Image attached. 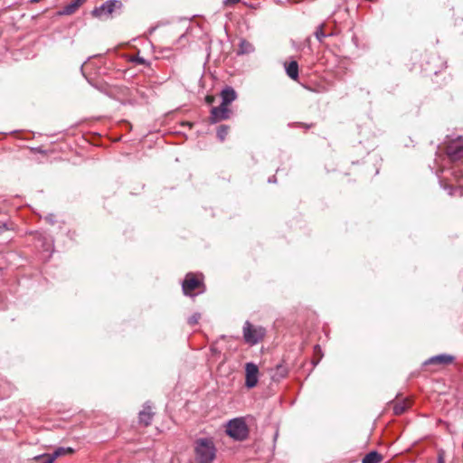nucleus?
I'll list each match as a JSON object with an SVG mask.
<instances>
[{
    "label": "nucleus",
    "mask_w": 463,
    "mask_h": 463,
    "mask_svg": "<svg viewBox=\"0 0 463 463\" xmlns=\"http://www.w3.org/2000/svg\"><path fill=\"white\" fill-rule=\"evenodd\" d=\"M287 75L292 79L297 80L298 77V64L296 61L285 64Z\"/></svg>",
    "instance_id": "nucleus-14"
},
{
    "label": "nucleus",
    "mask_w": 463,
    "mask_h": 463,
    "mask_svg": "<svg viewBox=\"0 0 463 463\" xmlns=\"http://www.w3.org/2000/svg\"><path fill=\"white\" fill-rule=\"evenodd\" d=\"M213 97H211V96H208V97L206 98V101H207L208 103H212V102H213Z\"/></svg>",
    "instance_id": "nucleus-24"
},
{
    "label": "nucleus",
    "mask_w": 463,
    "mask_h": 463,
    "mask_svg": "<svg viewBox=\"0 0 463 463\" xmlns=\"http://www.w3.org/2000/svg\"><path fill=\"white\" fill-rule=\"evenodd\" d=\"M229 132V127L226 125H221L217 129V137L223 141L228 135Z\"/></svg>",
    "instance_id": "nucleus-17"
},
{
    "label": "nucleus",
    "mask_w": 463,
    "mask_h": 463,
    "mask_svg": "<svg viewBox=\"0 0 463 463\" xmlns=\"http://www.w3.org/2000/svg\"><path fill=\"white\" fill-rule=\"evenodd\" d=\"M266 330L262 326H255L249 321L243 326V338L250 345L258 344L265 335Z\"/></svg>",
    "instance_id": "nucleus-3"
},
{
    "label": "nucleus",
    "mask_w": 463,
    "mask_h": 463,
    "mask_svg": "<svg viewBox=\"0 0 463 463\" xmlns=\"http://www.w3.org/2000/svg\"><path fill=\"white\" fill-rule=\"evenodd\" d=\"M315 350H316V351H320V347H319L318 345H316V346H315Z\"/></svg>",
    "instance_id": "nucleus-25"
},
{
    "label": "nucleus",
    "mask_w": 463,
    "mask_h": 463,
    "mask_svg": "<svg viewBox=\"0 0 463 463\" xmlns=\"http://www.w3.org/2000/svg\"><path fill=\"white\" fill-rule=\"evenodd\" d=\"M407 408H408V403L406 402H396L393 406L394 414L400 415V414L403 413Z\"/></svg>",
    "instance_id": "nucleus-16"
},
{
    "label": "nucleus",
    "mask_w": 463,
    "mask_h": 463,
    "mask_svg": "<svg viewBox=\"0 0 463 463\" xmlns=\"http://www.w3.org/2000/svg\"><path fill=\"white\" fill-rule=\"evenodd\" d=\"M33 459L40 463H53L55 461L50 454L39 455L34 457Z\"/></svg>",
    "instance_id": "nucleus-19"
},
{
    "label": "nucleus",
    "mask_w": 463,
    "mask_h": 463,
    "mask_svg": "<svg viewBox=\"0 0 463 463\" xmlns=\"http://www.w3.org/2000/svg\"><path fill=\"white\" fill-rule=\"evenodd\" d=\"M255 51L253 44L246 40H241L237 51L238 55L252 53Z\"/></svg>",
    "instance_id": "nucleus-13"
},
{
    "label": "nucleus",
    "mask_w": 463,
    "mask_h": 463,
    "mask_svg": "<svg viewBox=\"0 0 463 463\" xmlns=\"http://www.w3.org/2000/svg\"><path fill=\"white\" fill-rule=\"evenodd\" d=\"M73 452V449H71V448H67V449H64V448H59L57 449L53 453L50 454L52 458L55 460L57 458L64 455L65 453H72Z\"/></svg>",
    "instance_id": "nucleus-18"
},
{
    "label": "nucleus",
    "mask_w": 463,
    "mask_h": 463,
    "mask_svg": "<svg viewBox=\"0 0 463 463\" xmlns=\"http://www.w3.org/2000/svg\"><path fill=\"white\" fill-rule=\"evenodd\" d=\"M86 0H71L70 4L63 7L61 14L66 15L72 14Z\"/></svg>",
    "instance_id": "nucleus-12"
},
{
    "label": "nucleus",
    "mask_w": 463,
    "mask_h": 463,
    "mask_svg": "<svg viewBox=\"0 0 463 463\" xmlns=\"http://www.w3.org/2000/svg\"><path fill=\"white\" fill-rule=\"evenodd\" d=\"M194 456L196 463H213L216 458V448L208 438H201L195 441Z\"/></svg>",
    "instance_id": "nucleus-2"
},
{
    "label": "nucleus",
    "mask_w": 463,
    "mask_h": 463,
    "mask_svg": "<svg viewBox=\"0 0 463 463\" xmlns=\"http://www.w3.org/2000/svg\"><path fill=\"white\" fill-rule=\"evenodd\" d=\"M122 4L118 0H108L103 3L101 5L95 7L91 14L93 17L99 18L100 20L108 19L110 17L112 13L117 9L120 8Z\"/></svg>",
    "instance_id": "nucleus-5"
},
{
    "label": "nucleus",
    "mask_w": 463,
    "mask_h": 463,
    "mask_svg": "<svg viewBox=\"0 0 463 463\" xmlns=\"http://www.w3.org/2000/svg\"><path fill=\"white\" fill-rule=\"evenodd\" d=\"M222 103L229 106L237 98L236 91L232 87H226L221 92Z\"/></svg>",
    "instance_id": "nucleus-9"
},
{
    "label": "nucleus",
    "mask_w": 463,
    "mask_h": 463,
    "mask_svg": "<svg viewBox=\"0 0 463 463\" xmlns=\"http://www.w3.org/2000/svg\"><path fill=\"white\" fill-rule=\"evenodd\" d=\"M203 282L194 274L188 273L183 281V291L186 296H192L193 292L203 287Z\"/></svg>",
    "instance_id": "nucleus-6"
},
{
    "label": "nucleus",
    "mask_w": 463,
    "mask_h": 463,
    "mask_svg": "<svg viewBox=\"0 0 463 463\" xmlns=\"http://www.w3.org/2000/svg\"><path fill=\"white\" fill-rule=\"evenodd\" d=\"M226 432L234 439L242 440L248 436V427L242 419H233L228 422Z\"/></svg>",
    "instance_id": "nucleus-4"
},
{
    "label": "nucleus",
    "mask_w": 463,
    "mask_h": 463,
    "mask_svg": "<svg viewBox=\"0 0 463 463\" xmlns=\"http://www.w3.org/2000/svg\"><path fill=\"white\" fill-rule=\"evenodd\" d=\"M153 417L152 408L150 405L146 404L144 409L139 412V420L145 425L150 424Z\"/></svg>",
    "instance_id": "nucleus-11"
},
{
    "label": "nucleus",
    "mask_w": 463,
    "mask_h": 463,
    "mask_svg": "<svg viewBox=\"0 0 463 463\" xmlns=\"http://www.w3.org/2000/svg\"><path fill=\"white\" fill-rule=\"evenodd\" d=\"M446 153L449 162L453 164L449 171L454 178L456 186L446 184L444 188L449 189V194L450 195L458 193L461 196L463 195V165L459 161L463 159V137L451 140L446 147Z\"/></svg>",
    "instance_id": "nucleus-1"
},
{
    "label": "nucleus",
    "mask_w": 463,
    "mask_h": 463,
    "mask_svg": "<svg viewBox=\"0 0 463 463\" xmlns=\"http://www.w3.org/2000/svg\"><path fill=\"white\" fill-rule=\"evenodd\" d=\"M453 356L449 354H439L430 358L425 364H449L452 363Z\"/></svg>",
    "instance_id": "nucleus-10"
},
{
    "label": "nucleus",
    "mask_w": 463,
    "mask_h": 463,
    "mask_svg": "<svg viewBox=\"0 0 463 463\" xmlns=\"http://www.w3.org/2000/svg\"><path fill=\"white\" fill-rule=\"evenodd\" d=\"M383 459L382 455L376 451H371L364 456L362 463H379Z\"/></svg>",
    "instance_id": "nucleus-15"
},
{
    "label": "nucleus",
    "mask_w": 463,
    "mask_h": 463,
    "mask_svg": "<svg viewBox=\"0 0 463 463\" xmlns=\"http://www.w3.org/2000/svg\"><path fill=\"white\" fill-rule=\"evenodd\" d=\"M269 183H270V182H275V179H274V178H269Z\"/></svg>",
    "instance_id": "nucleus-26"
},
{
    "label": "nucleus",
    "mask_w": 463,
    "mask_h": 463,
    "mask_svg": "<svg viewBox=\"0 0 463 463\" xmlns=\"http://www.w3.org/2000/svg\"><path fill=\"white\" fill-rule=\"evenodd\" d=\"M438 463H445V458H444V452L443 451H439V454H438Z\"/></svg>",
    "instance_id": "nucleus-23"
},
{
    "label": "nucleus",
    "mask_w": 463,
    "mask_h": 463,
    "mask_svg": "<svg viewBox=\"0 0 463 463\" xmlns=\"http://www.w3.org/2000/svg\"><path fill=\"white\" fill-rule=\"evenodd\" d=\"M201 318V315L198 314V313H195L194 314L193 316H191L188 319V323L189 325L191 326H194L198 323V321L200 320Z\"/></svg>",
    "instance_id": "nucleus-21"
},
{
    "label": "nucleus",
    "mask_w": 463,
    "mask_h": 463,
    "mask_svg": "<svg viewBox=\"0 0 463 463\" xmlns=\"http://www.w3.org/2000/svg\"><path fill=\"white\" fill-rule=\"evenodd\" d=\"M316 38L322 43L323 40L326 37V34L324 33V24H320L316 32H315Z\"/></svg>",
    "instance_id": "nucleus-20"
},
{
    "label": "nucleus",
    "mask_w": 463,
    "mask_h": 463,
    "mask_svg": "<svg viewBox=\"0 0 463 463\" xmlns=\"http://www.w3.org/2000/svg\"><path fill=\"white\" fill-rule=\"evenodd\" d=\"M231 109L229 106L221 103L218 107H213L211 109L210 121L212 123H217L222 120L228 119L231 116Z\"/></svg>",
    "instance_id": "nucleus-8"
},
{
    "label": "nucleus",
    "mask_w": 463,
    "mask_h": 463,
    "mask_svg": "<svg viewBox=\"0 0 463 463\" xmlns=\"http://www.w3.org/2000/svg\"><path fill=\"white\" fill-rule=\"evenodd\" d=\"M241 0H224L223 5L226 6H232L235 4L239 3Z\"/></svg>",
    "instance_id": "nucleus-22"
},
{
    "label": "nucleus",
    "mask_w": 463,
    "mask_h": 463,
    "mask_svg": "<svg viewBox=\"0 0 463 463\" xmlns=\"http://www.w3.org/2000/svg\"><path fill=\"white\" fill-rule=\"evenodd\" d=\"M259 368L253 363L245 364V385L248 388H253L258 383Z\"/></svg>",
    "instance_id": "nucleus-7"
}]
</instances>
